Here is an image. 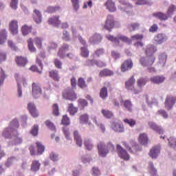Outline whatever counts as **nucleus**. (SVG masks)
<instances>
[{
  "label": "nucleus",
  "instance_id": "nucleus-63",
  "mask_svg": "<svg viewBox=\"0 0 176 176\" xmlns=\"http://www.w3.org/2000/svg\"><path fill=\"white\" fill-rule=\"evenodd\" d=\"M50 160H52V162H57L58 161V154L56 153H51L50 154Z\"/></svg>",
  "mask_w": 176,
  "mask_h": 176
},
{
  "label": "nucleus",
  "instance_id": "nucleus-15",
  "mask_svg": "<svg viewBox=\"0 0 176 176\" xmlns=\"http://www.w3.org/2000/svg\"><path fill=\"white\" fill-rule=\"evenodd\" d=\"M28 109L29 110L30 113L33 116V118H38L39 114L38 113V111L36 110V107L32 102H30L28 104Z\"/></svg>",
  "mask_w": 176,
  "mask_h": 176
},
{
  "label": "nucleus",
  "instance_id": "nucleus-33",
  "mask_svg": "<svg viewBox=\"0 0 176 176\" xmlns=\"http://www.w3.org/2000/svg\"><path fill=\"white\" fill-rule=\"evenodd\" d=\"M84 146L87 151H91L94 148V144L90 139L85 138L84 140Z\"/></svg>",
  "mask_w": 176,
  "mask_h": 176
},
{
  "label": "nucleus",
  "instance_id": "nucleus-21",
  "mask_svg": "<svg viewBox=\"0 0 176 176\" xmlns=\"http://www.w3.org/2000/svg\"><path fill=\"white\" fill-rule=\"evenodd\" d=\"M33 20L36 23V24H41V23H42V14H41L39 10H34Z\"/></svg>",
  "mask_w": 176,
  "mask_h": 176
},
{
  "label": "nucleus",
  "instance_id": "nucleus-59",
  "mask_svg": "<svg viewBox=\"0 0 176 176\" xmlns=\"http://www.w3.org/2000/svg\"><path fill=\"white\" fill-rule=\"evenodd\" d=\"M159 60L160 64L164 65L166 64V61H167V55L166 54V53L161 54L159 56Z\"/></svg>",
  "mask_w": 176,
  "mask_h": 176
},
{
  "label": "nucleus",
  "instance_id": "nucleus-9",
  "mask_svg": "<svg viewBox=\"0 0 176 176\" xmlns=\"http://www.w3.org/2000/svg\"><path fill=\"white\" fill-rule=\"evenodd\" d=\"M103 27L105 30H107L108 31H109V32H111V31L112 30V28L115 27V21L113 19V16L112 15L107 16L106 22Z\"/></svg>",
  "mask_w": 176,
  "mask_h": 176
},
{
  "label": "nucleus",
  "instance_id": "nucleus-40",
  "mask_svg": "<svg viewBox=\"0 0 176 176\" xmlns=\"http://www.w3.org/2000/svg\"><path fill=\"white\" fill-rule=\"evenodd\" d=\"M100 97L102 98V100H106L108 98V89H107L106 87H103L100 89Z\"/></svg>",
  "mask_w": 176,
  "mask_h": 176
},
{
  "label": "nucleus",
  "instance_id": "nucleus-31",
  "mask_svg": "<svg viewBox=\"0 0 176 176\" xmlns=\"http://www.w3.org/2000/svg\"><path fill=\"white\" fill-rule=\"evenodd\" d=\"M153 16L156 19H159V20H161V21H164L168 19V16L163 12H155L153 14Z\"/></svg>",
  "mask_w": 176,
  "mask_h": 176
},
{
  "label": "nucleus",
  "instance_id": "nucleus-34",
  "mask_svg": "<svg viewBox=\"0 0 176 176\" xmlns=\"http://www.w3.org/2000/svg\"><path fill=\"white\" fill-rule=\"evenodd\" d=\"M8 38V34L6 30H1L0 31V45H3L6 42Z\"/></svg>",
  "mask_w": 176,
  "mask_h": 176
},
{
  "label": "nucleus",
  "instance_id": "nucleus-35",
  "mask_svg": "<svg viewBox=\"0 0 176 176\" xmlns=\"http://www.w3.org/2000/svg\"><path fill=\"white\" fill-rule=\"evenodd\" d=\"M155 52L156 50L155 49V46L153 45H148L145 50V54L148 56H152V55Z\"/></svg>",
  "mask_w": 176,
  "mask_h": 176
},
{
  "label": "nucleus",
  "instance_id": "nucleus-29",
  "mask_svg": "<svg viewBox=\"0 0 176 176\" xmlns=\"http://www.w3.org/2000/svg\"><path fill=\"white\" fill-rule=\"evenodd\" d=\"M113 75V72L109 69H103L99 73V76L100 78H105L107 76H112Z\"/></svg>",
  "mask_w": 176,
  "mask_h": 176
},
{
  "label": "nucleus",
  "instance_id": "nucleus-51",
  "mask_svg": "<svg viewBox=\"0 0 176 176\" xmlns=\"http://www.w3.org/2000/svg\"><path fill=\"white\" fill-rule=\"evenodd\" d=\"M36 145L38 149V155H42L45 152V146L42 145V143L40 142H36Z\"/></svg>",
  "mask_w": 176,
  "mask_h": 176
},
{
  "label": "nucleus",
  "instance_id": "nucleus-10",
  "mask_svg": "<svg viewBox=\"0 0 176 176\" xmlns=\"http://www.w3.org/2000/svg\"><path fill=\"white\" fill-rule=\"evenodd\" d=\"M69 50V45L67 43H63L58 49L57 54L63 60L65 58L67 52H68Z\"/></svg>",
  "mask_w": 176,
  "mask_h": 176
},
{
  "label": "nucleus",
  "instance_id": "nucleus-2",
  "mask_svg": "<svg viewBox=\"0 0 176 176\" xmlns=\"http://www.w3.org/2000/svg\"><path fill=\"white\" fill-rule=\"evenodd\" d=\"M156 58L155 56H148V58L146 59L145 57H142L140 58V64L143 67H147L149 72H155V67H151L152 65H153V63H155Z\"/></svg>",
  "mask_w": 176,
  "mask_h": 176
},
{
  "label": "nucleus",
  "instance_id": "nucleus-11",
  "mask_svg": "<svg viewBox=\"0 0 176 176\" xmlns=\"http://www.w3.org/2000/svg\"><path fill=\"white\" fill-rule=\"evenodd\" d=\"M111 129H113V130L116 133H124V126L120 122H113L111 124Z\"/></svg>",
  "mask_w": 176,
  "mask_h": 176
},
{
  "label": "nucleus",
  "instance_id": "nucleus-3",
  "mask_svg": "<svg viewBox=\"0 0 176 176\" xmlns=\"http://www.w3.org/2000/svg\"><path fill=\"white\" fill-rule=\"evenodd\" d=\"M122 145H124V148L128 149L130 153H137V152H140L142 150L140 145L134 140H130L129 144L123 142Z\"/></svg>",
  "mask_w": 176,
  "mask_h": 176
},
{
  "label": "nucleus",
  "instance_id": "nucleus-48",
  "mask_svg": "<svg viewBox=\"0 0 176 176\" xmlns=\"http://www.w3.org/2000/svg\"><path fill=\"white\" fill-rule=\"evenodd\" d=\"M80 123L82 124H86L87 123H89V114H82L80 116Z\"/></svg>",
  "mask_w": 176,
  "mask_h": 176
},
{
  "label": "nucleus",
  "instance_id": "nucleus-47",
  "mask_svg": "<svg viewBox=\"0 0 176 176\" xmlns=\"http://www.w3.org/2000/svg\"><path fill=\"white\" fill-rule=\"evenodd\" d=\"M102 113L107 119H111L113 117V113L108 109H102Z\"/></svg>",
  "mask_w": 176,
  "mask_h": 176
},
{
  "label": "nucleus",
  "instance_id": "nucleus-43",
  "mask_svg": "<svg viewBox=\"0 0 176 176\" xmlns=\"http://www.w3.org/2000/svg\"><path fill=\"white\" fill-rule=\"evenodd\" d=\"M28 47L31 53H34L35 52H36V48L35 47V46H34V42L32 41V38H29L28 40Z\"/></svg>",
  "mask_w": 176,
  "mask_h": 176
},
{
  "label": "nucleus",
  "instance_id": "nucleus-32",
  "mask_svg": "<svg viewBox=\"0 0 176 176\" xmlns=\"http://www.w3.org/2000/svg\"><path fill=\"white\" fill-rule=\"evenodd\" d=\"M121 104H124V107L129 111V112H131L133 111V104H131V101L126 100H123V99H121L120 100Z\"/></svg>",
  "mask_w": 176,
  "mask_h": 176
},
{
  "label": "nucleus",
  "instance_id": "nucleus-14",
  "mask_svg": "<svg viewBox=\"0 0 176 176\" xmlns=\"http://www.w3.org/2000/svg\"><path fill=\"white\" fill-rule=\"evenodd\" d=\"M131 68H133V61L131 59L126 60L121 65V72H126V71H129V69H131Z\"/></svg>",
  "mask_w": 176,
  "mask_h": 176
},
{
  "label": "nucleus",
  "instance_id": "nucleus-57",
  "mask_svg": "<svg viewBox=\"0 0 176 176\" xmlns=\"http://www.w3.org/2000/svg\"><path fill=\"white\" fill-rule=\"evenodd\" d=\"M106 38L108 39V41H111V42L116 43V45H119V43H120L119 40H118V36L117 37H114L113 36L109 34L106 36Z\"/></svg>",
  "mask_w": 176,
  "mask_h": 176
},
{
  "label": "nucleus",
  "instance_id": "nucleus-38",
  "mask_svg": "<svg viewBox=\"0 0 176 176\" xmlns=\"http://www.w3.org/2000/svg\"><path fill=\"white\" fill-rule=\"evenodd\" d=\"M13 133V129L11 127L7 128L3 132V137L4 138H12V133Z\"/></svg>",
  "mask_w": 176,
  "mask_h": 176
},
{
  "label": "nucleus",
  "instance_id": "nucleus-12",
  "mask_svg": "<svg viewBox=\"0 0 176 176\" xmlns=\"http://www.w3.org/2000/svg\"><path fill=\"white\" fill-rule=\"evenodd\" d=\"M10 31L13 35L17 34L19 32V22L16 20H12L9 24Z\"/></svg>",
  "mask_w": 176,
  "mask_h": 176
},
{
  "label": "nucleus",
  "instance_id": "nucleus-42",
  "mask_svg": "<svg viewBox=\"0 0 176 176\" xmlns=\"http://www.w3.org/2000/svg\"><path fill=\"white\" fill-rule=\"evenodd\" d=\"M78 107H80V109H81V111H83V109H85V108H86V107L89 105V102H87L85 99L80 98L78 99Z\"/></svg>",
  "mask_w": 176,
  "mask_h": 176
},
{
  "label": "nucleus",
  "instance_id": "nucleus-6",
  "mask_svg": "<svg viewBox=\"0 0 176 176\" xmlns=\"http://www.w3.org/2000/svg\"><path fill=\"white\" fill-rule=\"evenodd\" d=\"M14 78L16 80L17 85H18V96L22 97L23 96V91H21V83L25 86L27 85V81L25 80V78L23 75H20L19 74H16Z\"/></svg>",
  "mask_w": 176,
  "mask_h": 176
},
{
  "label": "nucleus",
  "instance_id": "nucleus-64",
  "mask_svg": "<svg viewBox=\"0 0 176 176\" xmlns=\"http://www.w3.org/2000/svg\"><path fill=\"white\" fill-rule=\"evenodd\" d=\"M72 6L76 12L79 9V0H71Z\"/></svg>",
  "mask_w": 176,
  "mask_h": 176
},
{
  "label": "nucleus",
  "instance_id": "nucleus-18",
  "mask_svg": "<svg viewBox=\"0 0 176 176\" xmlns=\"http://www.w3.org/2000/svg\"><path fill=\"white\" fill-rule=\"evenodd\" d=\"M148 126L150 129H152V130L156 131V133H158V134H163V129L161 126H159V125H157L156 123L150 122H148Z\"/></svg>",
  "mask_w": 176,
  "mask_h": 176
},
{
  "label": "nucleus",
  "instance_id": "nucleus-16",
  "mask_svg": "<svg viewBox=\"0 0 176 176\" xmlns=\"http://www.w3.org/2000/svg\"><path fill=\"white\" fill-rule=\"evenodd\" d=\"M166 80L164 76H154L150 78V82L154 83V85H160Z\"/></svg>",
  "mask_w": 176,
  "mask_h": 176
},
{
  "label": "nucleus",
  "instance_id": "nucleus-53",
  "mask_svg": "<svg viewBox=\"0 0 176 176\" xmlns=\"http://www.w3.org/2000/svg\"><path fill=\"white\" fill-rule=\"evenodd\" d=\"M78 87L80 89H86L87 87V85L86 84V81H85V79L82 77L78 78Z\"/></svg>",
  "mask_w": 176,
  "mask_h": 176
},
{
  "label": "nucleus",
  "instance_id": "nucleus-4",
  "mask_svg": "<svg viewBox=\"0 0 176 176\" xmlns=\"http://www.w3.org/2000/svg\"><path fill=\"white\" fill-rule=\"evenodd\" d=\"M63 98L69 101H76L78 100V94L72 88L65 89L62 93Z\"/></svg>",
  "mask_w": 176,
  "mask_h": 176
},
{
  "label": "nucleus",
  "instance_id": "nucleus-62",
  "mask_svg": "<svg viewBox=\"0 0 176 176\" xmlns=\"http://www.w3.org/2000/svg\"><path fill=\"white\" fill-rule=\"evenodd\" d=\"M168 141L169 142V145L171 148H175L176 147V139L174 137H170L168 139Z\"/></svg>",
  "mask_w": 176,
  "mask_h": 176
},
{
  "label": "nucleus",
  "instance_id": "nucleus-8",
  "mask_svg": "<svg viewBox=\"0 0 176 176\" xmlns=\"http://www.w3.org/2000/svg\"><path fill=\"white\" fill-rule=\"evenodd\" d=\"M176 97L172 95H168L165 100V108L170 111L172 109L173 107L175 105Z\"/></svg>",
  "mask_w": 176,
  "mask_h": 176
},
{
  "label": "nucleus",
  "instance_id": "nucleus-30",
  "mask_svg": "<svg viewBox=\"0 0 176 176\" xmlns=\"http://www.w3.org/2000/svg\"><path fill=\"white\" fill-rule=\"evenodd\" d=\"M104 6L109 12H116V6H115V3L112 0H108Z\"/></svg>",
  "mask_w": 176,
  "mask_h": 176
},
{
  "label": "nucleus",
  "instance_id": "nucleus-54",
  "mask_svg": "<svg viewBox=\"0 0 176 176\" xmlns=\"http://www.w3.org/2000/svg\"><path fill=\"white\" fill-rule=\"evenodd\" d=\"M42 42H43V38L41 37H36L34 38V43L38 49H42Z\"/></svg>",
  "mask_w": 176,
  "mask_h": 176
},
{
  "label": "nucleus",
  "instance_id": "nucleus-17",
  "mask_svg": "<svg viewBox=\"0 0 176 176\" xmlns=\"http://www.w3.org/2000/svg\"><path fill=\"white\" fill-rule=\"evenodd\" d=\"M42 94V89H41V86L39 84L36 82H33L32 84V94L34 97H36L38 94Z\"/></svg>",
  "mask_w": 176,
  "mask_h": 176
},
{
  "label": "nucleus",
  "instance_id": "nucleus-23",
  "mask_svg": "<svg viewBox=\"0 0 176 176\" xmlns=\"http://www.w3.org/2000/svg\"><path fill=\"white\" fill-rule=\"evenodd\" d=\"M146 83H148V78L144 77L140 78L139 79H138L137 81V85L138 87V89H137L142 91V87H144V86H145Z\"/></svg>",
  "mask_w": 176,
  "mask_h": 176
},
{
  "label": "nucleus",
  "instance_id": "nucleus-46",
  "mask_svg": "<svg viewBox=\"0 0 176 176\" xmlns=\"http://www.w3.org/2000/svg\"><path fill=\"white\" fill-rule=\"evenodd\" d=\"M41 167V164L39 161L34 160L32 163L31 170L32 171H38Z\"/></svg>",
  "mask_w": 176,
  "mask_h": 176
},
{
  "label": "nucleus",
  "instance_id": "nucleus-37",
  "mask_svg": "<svg viewBox=\"0 0 176 176\" xmlns=\"http://www.w3.org/2000/svg\"><path fill=\"white\" fill-rule=\"evenodd\" d=\"M140 25L138 23H133L129 24L127 26V28L129 32H133V31H137V30H140Z\"/></svg>",
  "mask_w": 176,
  "mask_h": 176
},
{
  "label": "nucleus",
  "instance_id": "nucleus-52",
  "mask_svg": "<svg viewBox=\"0 0 176 176\" xmlns=\"http://www.w3.org/2000/svg\"><path fill=\"white\" fill-rule=\"evenodd\" d=\"M61 123L64 126H69V124H71V122H70L69 118L68 117L67 115L63 116L62 120H61Z\"/></svg>",
  "mask_w": 176,
  "mask_h": 176
},
{
  "label": "nucleus",
  "instance_id": "nucleus-5",
  "mask_svg": "<svg viewBox=\"0 0 176 176\" xmlns=\"http://www.w3.org/2000/svg\"><path fill=\"white\" fill-rule=\"evenodd\" d=\"M135 83V78H134V76H132L127 81L125 82V88L128 91H131L133 94H138V93H141V90H138L134 87Z\"/></svg>",
  "mask_w": 176,
  "mask_h": 176
},
{
  "label": "nucleus",
  "instance_id": "nucleus-19",
  "mask_svg": "<svg viewBox=\"0 0 176 176\" xmlns=\"http://www.w3.org/2000/svg\"><path fill=\"white\" fill-rule=\"evenodd\" d=\"M159 153H160V146H155L150 150L149 155L152 159H156Z\"/></svg>",
  "mask_w": 176,
  "mask_h": 176
},
{
  "label": "nucleus",
  "instance_id": "nucleus-22",
  "mask_svg": "<svg viewBox=\"0 0 176 176\" xmlns=\"http://www.w3.org/2000/svg\"><path fill=\"white\" fill-rule=\"evenodd\" d=\"M74 141L76 143V145L78 146H82L83 145V140H82V137H80V135H79V132L78 131H75L74 132Z\"/></svg>",
  "mask_w": 176,
  "mask_h": 176
},
{
  "label": "nucleus",
  "instance_id": "nucleus-36",
  "mask_svg": "<svg viewBox=\"0 0 176 176\" xmlns=\"http://www.w3.org/2000/svg\"><path fill=\"white\" fill-rule=\"evenodd\" d=\"M118 41H122V42H124L127 45H131L133 43L131 38L124 35H118Z\"/></svg>",
  "mask_w": 176,
  "mask_h": 176
},
{
  "label": "nucleus",
  "instance_id": "nucleus-56",
  "mask_svg": "<svg viewBox=\"0 0 176 176\" xmlns=\"http://www.w3.org/2000/svg\"><path fill=\"white\" fill-rule=\"evenodd\" d=\"M131 41H142L144 39V34H136L131 36Z\"/></svg>",
  "mask_w": 176,
  "mask_h": 176
},
{
  "label": "nucleus",
  "instance_id": "nucleus-20",
  "mask_svg": "<svg viewBox=\"0 0 176 176\" xmlns=\"http://www.w3.org/2000/svg\"><path fill=\"white\" fill-rule=\"evenodd\" d=\"M49 76L54 80V82H60V74H58V71L53 69L49 72Z\"/></svg>",
  "mask_w": 176,
  "mask_h": 176
},
{
  "label": "nucleus",
  "instance_id": "nucleus-1",
  "mask_svg": "<svg viewBox=\"0 0 176 176\" xmlns=\"http://www.w3.org/2000/svg\"><path fill=\"white\" fill-rule=\"evenodd\" d=\"M98 153L102 157H105L109 152H113L115 151V146L112 143H108L107 146L102 142H100L98 144Z\"/></svg>",
  "mask_w": 176,
  "mask_h": 176
},
{
  "label": "nucleus",
  "instance_id": "nucleus-27",
  "mask_svg": "<svg viewBox=\"0 0 176 176\" xmlns=\"http://www.w3.org/2000/svg\"><path fill=\"white\" fill-rule=\"evenodd\" d=\"M67 112H69L71 116H74L76 115V113H78V107H75V106H74V104L69 103L67 106Z\"/></svg>",
  "mask_w": 176,
  "mask_h": 176
},
{
  "label": "nucleus",
  "instance_id": "nucleus-24",
  "mask_svg": "<svg viewBox=\"0 0 176 176\" xmlns=\"http://www.w3.org/2000/svg\"><path fill=\"white\" fill-rule=\"evenodd\" d=\"M48 23L52 24V25H55L57 27V25H60L61 24V21L60 20L59 16H55L50 18L48 19Z\"/></svg>",
  "mask_w": 176,
  "mask_h": 176
},
{
  "label": "nucleus",
  "instance_id": "nucleus-60",
  "mask_svg": "<svg viewBox=\"0 0 176 176\" xmlns=\"http://www.w3.org/2000/svg\"><path fill=\"white\" fill-rule=\"evenodd\" d=\"M54 64L58 69H61L63 68V62H61L58 58L54 59Z\"/></svg>",
  "mask_w": 176,
  "mask_h": 176
},
{
  "label": "nucleus",
  "instance_id": "nucleus-44",
  "mask_svg": "<svg viewBox=\"0 0 176 176\" xmlns=\"http://www.w3.org/2000/svg\"><path fill=\"white\" fill-rule=\"evenodd\" d=\"M21 31L23 35H28L31 31H32V26H28L27 25H25L22 26Z\"/></svg>",
  "mask_w": 176,
  "mask_h": 176
},
{
  "label": "nucleus",
  "instance_id": "nucleus-61",
  "mask_svg": "<svg viewBox=\"0 0 176 176\" xmlns=\"http://www.w3.org/2000/svg\"><path fill=\"white\" fill-rule=\"evenodd\" d=\"M157 113V115L162 116L164 119H167L168 118V113H167V111H166V110H163V109L159 110Z\"/></svg>",
  "mask_w": 176,
  "mask_h": 176
},
{
  "label": "nucleus",
  "instance_id": "nucleus-7",
  "mask_svg": "<svg viewBox=\"0 0 176 176\" xmlns=\"http://www.w3.org/2000/svg\"><path fill=\"white\" fill-rule=\"evenodd\" d=\"M116 152L119 157L122 159V160H130V155H129L127 151L123 148L120 144H117Z\"/></svg>",
  "mask_w": 176,
  "mask_h": 176
},
{
  "label": "nucleus",
  "instance_id": "nucleus-39",
  "mask_svg": "<svg viewBox=\"0 0 176 176\" xmlns=\"http://www.w3.org/2000/svg\"><path fill=\"white\" fill-rule=\"evenodd\" d=\"M125 124H128L130 127H134L137 124V121L133 118H125L123 120Z\"/></svg>",
  "mask_w": 176,
  "mask_h": 176
},
{
  "label": "nucleus",
  "instance_id": "nucleus-49",
  "mask_svg": "<svg viewBox=\"0 0 176 176\" xmlns=\"http://www.w3.org/2000/svg\"><path fill=\"white\" fill-rule=\"evenodd\" d=\"M59 10H61V7L57 6H48L47 8V12L48 13H54L56 12H58Z\"/></svg>",
  "mask_w": 176,
  "mask_h": 176
},
{
  "label": "nucleus",
  "instance_id": "nucleus-26",
  "mask_svg": "<svg viewBox=\"0 0 176 176\" xmlns=\"http://www.w3.org/2000/svg\"><path fill=\"white\" fill-rule=\"evenodd\" d=\"M15 60L17 65L19 67H25L27 63H28L27 58H24L23 56H16Z\"/></svg>",
  "mask_w": 176,
  "mask_h": 176
},
{
  "label": "nucleus",
  "instance_id": "nucleus-58",
  "mask_svg": "<svg viewBox=\"0 0 176 176\" xmlns=\"http://www.w3.org/2000/svg\"><path fill=\"white\" fill-rule=\"evenodd\" d=\"M92 120L97 126L100 127V129L102 130V133L105 131V126L102 125V124L100 123V120H97V118L94 117L92 118Z\"/></svg>",
  "mask_w": 176,
  "mask_h": 176
},
{
  "label": "nucleus",
  "instance_id": "nucleus-13",
  "mask_svg": "<svg viewBox=\"0 0 176 176\" xmlns=\"http://www.w3.org/2000/svg\"><path fill=\"white\" fill-rule=\"evenodd\" d=\"M167 39H168V38L163 33H160L154 37V41L157 45H162V43L166 42Z\"/></svg>",
  "mask_w": 176,
  "mask_h": 176
},
{
  "label": "nucleus",
  "instance_id": "nucleus-41",
  "mask_svg": "<svg viewBox=\"0 0 176 176\" xmlns=\"http://www.w3.org/2000/svg\"><path fill=\"white\" fill-rule=\"evenodd\" d=\"M80 54L84 58H87V57H89L90 52L89 51V49H87V47H80Z\"/></svg>",
  "mask_w": 176,
  "mask_h": 176
},
{
  "label": "nucleus",
  "instance_id": "nucleus-55",
  "mask_svg": "<svg viewBox=\"0 0 176 176\" xmlns=\"http://www.w3.org/2000/svg\"><path fill=\"white\" fill-rule=\"evenodd\" d=\"M17 162V158L15 157H11L8 159L7 162H6V167H10L12 164H14V162Z\"/></svg>",
  "mask_w": 176,
  "mask_h": 176
},
{
  "label": "nucleus",
  "instance_id": "nucleus-28",
  "mask_svg": "<svg viewBox=\"0 0 176 176\" xmlns=\"http://www.w3.org/2000/svg\"><path fill=\"white\" fill-rule=\"evenodd\" d=\"M101 41H102V37L98 34H95L89 38L90 43H93L94 45H96V43L101 42Z\"/></svg>",
  "mask_w": 176,
  "mask_h": 176
},
{
  "label": "nucleus",
  "instance_id": "nucleus-50",
  "mask_svg": "<svg viewBox=\"0 0 176 176\" xmlns=\"http://www.w3.org/2000/svg\"><path fill=\"white\" fill-rule=\"evenodd\" d=\"M45 124L48 129H50V130H52V131H56V125H54V124L50 120H47L45 122Z\"/></svg>",
  "mask_w": 176,
  "mask_h": 176
},
{
  "label": "nucleus",
  "instance_id": "nucleus-25",
  "mask_svg": "<svg viewBox=\"0 0 176 176\" xmlns=\"http://www.w3.org/2000/svg\"><path fill=\"white\" fill-rule=\"evenodd\" d=\"M139 143L140 145H148V142H149V139L148 138V135L146 133H141L139 136Z\"/></svg>",
  "mask_w": 176,
  "mask_h": 176
},
{
  "label": "nucleus",
  "instance_id": "nucleus-45",
  "mask_svg": "<svg viewBox=\"0 0 176 176\" xmlns=\"http://www.w3.org/2000/svg\"><path fill=\"white\" fill-rule=\"evenodd\" d=\"M52 113L54 116H60V109L58 108V104H54L52 105Z\"/></svg>",
  "mask_w": 176,
  "mask_h": 176
}]
</instances>
